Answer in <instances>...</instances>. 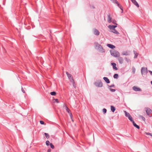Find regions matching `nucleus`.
I'll list each match as a JSON object with an SVG mask.
<instances>
[{
    "instance_id": "9b49d317",
    "label": "nucleus",
    "mask_w": 152,
    "mask_h": 152,
    "mask_svg": "<svg viewBox=\"0 0 152 152\" xmlns=\"http://www.w3.org/2000/svg\"><path fill=\"white\" fill-rule=\"evenodd\" d=\"M130 51H126L123 52L122 55H123L128 56L130 55Z\"/></svg>"
},
{
    "instance_id": "3c124183",
    "label": "nucleus",
    "mask_w": 152,
    "mask_h": 152,
    "mask_svg": "<svg viewBox=\"0 0 152 152\" xmlns=\"http://www.w3.org/2000/svg\"><path fill=\"white\" fill-rule=\"evenodd\" d=\"M151 137H152V134H151Z\"/></svg>"
},
{
    "instance_id": "2eb2a0df",
    "label": "nucleus",
    "mask_w": 152,
    "mask_h": 152,
    "mask_svg": "<svg viewBox=\"0 0 152 152\" xmlns=\"http://www.w3.org/2000/svg\"><path fill=\"white\" fill-rule=\"evenodd\" d=\"M103 79L105 80L106 83H110L109 80L107 77H104L103 78Z\"/></svg>"
},
{
    "instance_id": "a18cd8bd",
    "label": "nucleus",
    "mask_w": 152,
    "mask_h": 152,
    "mask_svg": "<svg viewBox=\"0 0 152 152\" xmlns=\"http://www.w3.org/2000/svg\"><path fill=\"white\" fill-rule=\"evenodd\" d=\"M149 72L150 73V74L152 75V71H149Z\"/></svg>"
},
{
    "instance_id": "a19ab883",
    "label": "nucleus",
    "mask_w": 152,
    "mask_h": 152,
    "mask_svg": "<svg viewBox=\"0 0 152 152\" xmlns=\"http://www.w3.org/2000/svg\"><path fill=\"white\" fill-rule=\"evenodd\" d=\"M145 134L146 135H150V136H151V134H151V133H147V132Z\"/></svg>"
},
{
    "instance_id": "aec40b11",
    "label": "nucleus",
    "mask_w": 152,
    "mask_h": 152,
    "mask_svg": "<svg viewBox=\"0 0 152 152\" xmlns=\"http://www.w3.org/2000/svg\"><path fill=\"white\" fill-rule=\"evenodd\" d=\"M110 108L111 111L113 112H114L115 110V107L113 106H111Z\"/></svg>"
},
{
    "instance_id": "4be33fe9",
    "label": "nucleus",
    "mask_w": 152,
    "mask_h": 152,
    "mask_svg": "<svg viewBox=\"0 0 152 152\" xmlns=\"http://www.w3.org/2000/svg\"><path fill=\"white\" fill-rule=\"evenodd\" d=\"M117 4L119 8H120V9L121 10H122L121 13H123V7L121 6L120 5V4L118 3V4Z\"/></svg>"
},
{
    "instance_id": "f03ea898",
    "label": "nucleus",
    "mask_w": 152,
    "mask_h": 152,
    "mask_svg": "<svg viewBox=\"0 0 152 152\" xmlns=\"http://www.w3.org/2000/svg\"><path fill=\"white\" fill-rule=\"evenodd\" d=\"M95 45L97 49L99 51L102 53L104 52V50L103 49L102 46L97 42L95 43Z\"/></svg>"
},
{
    "instance_id": "423d86ee",
    "label": "nucleus",
    "mask_w": 152,
    "mask_h": 152,
    "mask_svg": "<svg viewBox=\"0 0 152 152\" xmlns=\"http://www.w3.org/2000/svg\"><path fill=\"white\" fill-rule=\"evenodd\" d=\"M124 112L125 113L126 116L127 117L128 119L130 121L132 120V118L130 114L129 113L126 112V111H124Z\"/></svg>"
},
{
    "instance_id": "412c9836",
    "label": "nucleus",
    "mask_w": 152,
    "mask_h": 152,
    "mask_svg": "<svg viewBox=\"0 0 152 152\" xmlns=\"http://www.w3.org/2000/svg\"><path fill=\"white\" fill-rule=\"evenodd\" d=\"M66 74H67V77L69 79H70L71 78L73 77L72 75L68 73L67 72H66Z\"/></svg>"
},
{
    "instance_id": "5701e85b",
    "label": "nucleus",
    "mask_w": 152,
    "mask_h": 152,
    "mask_svg": "<svg viewBox=\"0 0 152 152\" xmlns=\"http://www.w3.org/2000/svg\"><path fill=\"white\" fill-rule=\"evenodd\" d=\"M124 59H125V60L127 62V63L130 62V63L131 61L127 57H126L124 58Z\"/></svg>"
},
{
    "instance_id": "c03bdc74",
    "label": "nucleus",
    "mask_w": 152,
    "mask_h": 152,
    "mask_svg": "<svg viewBox=\"0 0 152 152\" xmlns=\"http://www.w3.org/2000/svg\"><path fill=\"white\" fill-rule=\"evenodd\" d=\"M51 149L50 148L48 150V152H50Z\"/></svg>"
},
{
    "instance_id": "72a5a7b5",
    "label": "nucleus",
    "mask_w": 152,
    "mask_h": 152,
    "mask_svg": "<svg viewBox=\"0 0 152 152\" xmlns=\"http://www.w3.org/2000/svg\"><path fill=\"white\" fill-rule=\"evenodd\" d=\"M50 147L52 148V149H53L54 148V146L53 145L52 143H50Z\"/></svg>"
},
{
    "instance_id": "49530a36",
    "label": "nucleus",
    "mask_w": 152,
    "mask_h": 152,
    "mask_svg": "<svg viewBox=\"0 0 152 152\" xmlns=\"http://www.w3.org/2000/svg\"><path fill=\"white\" fill-rule=\"evenodd\" d=\"M151 85H152V81H151Z\"/></svg>"
},
{
    "instance_id": "58836bf2",
    "label": "nucleus",
    "mask_w": 152,
    "mask_h": 152,
    "mask_svg": "<svg viewBox=\"0 0 152 152\" xmlns=\"http://www.w3.org/2000/svg\"><path fill=\"white\" fill-rule=\"evenodd\" d=\"M90 7L91 9H94L95 7L93 5H90Z\"/></svg>"
},
{
    "instance_id": "de8ad7c7",
    "label": "nucleus",
    "mask_w": 152,
    "mask_h": 152,
    "mask_svg": "<svg viewBox=\"0 0 152 152\" xmlns=\"http://www.w3.org/2000/svg\"><path fill=\"white\" fill-rule=\"evenodd\" d=\"M73 86L75 88L76 87L75 86V85H73Z\"/></svg>"
},
{
    "instance_id": "a878e982",
    "label": "nucleus",
    "mask_w": 152,
    "mask_h": 152,
    "mask_svg": "<svg viewBox=\"0 0 152 152\" xmlns=\"http://www.w3.org/2000/svg\"><path fill=\"white\" fill-rule=\"evenodd\" d=\"M118 74H115L113 75V77L114 78H117L118 77Z\"/></svg>"
},
{
    "instance_id": "9d476101",
    "label": "nucleus",
    "mask_w": 152,
    "mask_h": 152,
    "mask_svg": "<svg viewBox=\"0 0 152 152\" xmlns=\"http://www.w3.org/2000/svg\"><path fill=\"white\" fill-rule=\"evenodd\" d=\"M111 65L113 66V69L116 70L118 69V68L116 67V64L115 63H111Z\"/></svg>"
},
{
    "instance_id": "a211bd4d",
    "label": "nucleus",
    "mask_w": 152,
    "mask_h": 152,
    "mask_svg": "<svg viewBox=\"0 0 152 152\" xmlns=\"http://www.w3.org/2000/svg\"><path fill=\"white\" fill-rule=\"evenodd\" d=\"M111 32H113V33L116 34H119V33L115 29H113L112 31H111Z\"/></svg>"
},
{
    "instance_id": "c85d7f7f",
    "label": "nucleus",
    "mask_w": 152,
    "mask_h": 152,
    "mask_svg": "<svg viewBox=\"0 0 152 152\" xmlns=\"http://www.w3.org/2000/svg\"><path fill=\"white\" fill-rule=\"evenodd\" d=\"M135 69L134 67H133L132 68V72L133 74H134L135 72Z\"/></svg>"
},
{
    "instance_id": "7c9ffc66",
    "label": "nucleus",
    "mask_w": 152,
    "mask_h": 152,
    "mask_svg": "<svg viewBox=\"0 0 152 152\" xmlns=\"http://www.w3.org/2000/svg\"><path fill=\"white\" fill-rule=\"evenodd\" d=\"M115 22H116V21H115V20H112V22H112V23H113L114 24H115L116 25H117V24L116 23H115Z\"/></svg>"
},
{
    "instance_id": "e433bc0d",
    "label": "nucleus",
    "mask_w": 152,
    "mask_h": 152,
    "mask_svg": "<svg viewBox=\"0 0 152 152\" xmlns=\"http://www.w3.org/2000/svg\"><path fill=\"white\" fill-rule=\"evenodd\" d=\"M54 100L55 102L57 103H58L59 102V101H58V99H54Z\"/></svg>"
},
{
    "instance_id": "f3484780",
    "label": "nucleus",
    "mask_w": 152,
    "mask_h": 152,
    "mask_svg": "<svg viewBox=\"0 0 152 152\" xmlns=\"http://www.w3.org/2000/svg\"><path fill=\"white\" fill-rule=\"evenodd\" d=\"M134 53L135 55L134 56V58H137L138 56V53H137V52L136 51H134Z\"/></svg>"
},
{
    "instance_id": "c9c22d12",
    "label": "nucleus",
    "mask_w": 152,
    "mask_h": 152,
    "mask_svg": "<svg viewBox=\"0 0 152 152\" xmlns=\"http://www.w3.org/2000/svg\"><path fill=\"white\" fill-rule=\"evenodd\" d=\"M110 91H111L112 92H114L115 91V89H112L111 88H110Z\"/></svg>"
},
{
    "instance_id": "20e7f679",
    "label": "nucleus",
    "mask_w": 152,
    "mask_h": 152,
    "mask_svg": "<svg viewBox=\"0 0 152 152\" xmlns=\"http://www.w3.org/2000/svg\"><path fill=\"white\" fill-rule=\"evenodd\" d=\"M141 73L142 75L146 74L148 72L147 68L144 67H142L141 68Z\"/></svg>"
},
{
    "instance_id": "0eeeda50",
    "label": "nucleus",
    "mask_w": 152,
    "mask_h": 152,
    "mask_svg": "<svg viewBox=\"0 0 152 152\" xmlns=\"http://www.w3.org/2000/svg\"><path fill=\"white\" fill-rule=\"evenodd\" d=\"M118 59L120 64H121L124 63V60L122 57L119 56V57H118Z\"/></svg>"
},
{
    "instance_id": "b1692460",
    "label": "nucleus",
    "mask_w": 152,
    "mask_h": 152,
    "mask_svg": "<svg viewBox=\"0 0 152 152\" xmlns=\"http://www.w3.org/2000/svg\"><path fill=\"white\" fill-rule=\"evenodd\" d=\"M50 94L51 95L55 96L56 94V92L55 91L51 92Z\"/></svg>"
},
{
    "instance_id": "bb28decb",
    "label": "nucleus",
    "mask_w": 152,
    "mask_h": 152,
    "mask_svg": "<svg viewBox=\"0 0 152 152\" xmlns=\"http://www.w3.org/2000/svg\"><path fill=\"white\" fill-rule=\"evenodd\" d=\"M70 81L72 82L73 83V85H74V84H75L74 81L73 79V78H71L70 79H69Z\"/></svg>"
},
{
    "instance_id": "6e6552de",
    "label": "nucleus",
    "mask_w": 152,
    "mask_h": 152,
    "mask_svg": "<svg viewBox=\"0 0 152 152\" xmlns=\"http://www.w3.org/2000/svg\"><path fill=\"white\" fill-rule=\"evenodd\" d=\"M117 27V26L116 25H109L108 26V28H110L111 31H112L113 30L115 29V28Z\"/></svg>"
},
{
    "instance_id": "f8f14e48",
    "label": "nucleus",
    "mask_w": 152,
    "mask_h": 152,
    "mask_svg": "<svg viewBox=\"0 0 152 152\" xmlns=\"http://www.w3.org/2000/svg\"><path fill=\"white\" fill-rule=\"evenodd\" d=\"M94 34L96 36H98L99 34V32L98 30L95 28L94 29Z\"/></svg>"
},
{
    "instance_id": "ddd939ff",
    "label": "nucleus",
    "mask_w": 152,
    "mask_h": 152,
    "mask_svg": "<svg viewBox=\"0 0 152 152\" xmlns=\"http://www.w3.org/2000/svg\"><path fill=\"white\" fill-rule=\"evenodd\" d=\"M132 2L137 7H139V5L135 0H131Z\"/></svg>"
},
{
    "instance_id": "4468645a",
    "label": "nucleus",
    "mask_w": 152,
    "mask_h": 152,
    "mask_svg": "<svg viewBox=\"0 0 152 152\" xmlns=\"http://www.w3.org/2000/svg\"><path fill=\"white\" fill-rule=\"evenodd\" d=\"M107 46L111 49H114L115 48V46L114 45L111 44H107Z\"/></svg>"
},
{
    "instance_id": "39448f33",
    "label": "nucleus",
    "mask_w": 152,
    "mask_h": 152,
    "mask_svg": "<svg viewBox=\"0 0 152 152\" xmlns=\"http://www.w3.org/2000/svg\"><path fill=\"white\" fill-rule=\"evenodd\" d=\"M145 110L147 115L150 116V115L152 113V110L149 108L146 107Z\"/></svg>"
},
{
    "instance_id": "c756f323",
    "label": "nucleus",
    "mask_w": 152,
    "mask_h": 152,
    "mask_svg": "<svg viewBox=\"0 0 152 152\" xmlns=\"http://www.w3.org/2000/svg\"><path fill=\"white\" fill-rule=\"evenodd\" d=\"M111 1L114 3L116 4H118V2L116 0H111Z\"/></svg>"
},
{
    "instance_id": "2f4dec72",
    "label": "nucleus",
    "mask_w": 152,
    "mask_h": 152,
    "mask_svg": "<svg viewBox=\"0 0 152 152\" xmlns=\"http://www.w3.org/2000/svg\"><path fill=\"white\" fill-rule=\"evenodd\" d=\"M69 115L71 117V119L72 120V121H73V120L72 119L73 115H72V113L71 112L69 113Z\"/></svg>"
},
{
    "instance_id": "1a4fd4ad",
    "label": "nucleus",
    "mask_w": 152,
    "mask_h": 152,
    "mask_svg": "<svg viewBox=\"0 0 152 152\" xmlns=\"http://www.w3.org/2000/svg\"><path fill=\"white\" fill-rule=\"evenodd\" d=\"M135 91H141V88L137 87L135 86H134L132 88Z\"/></svg>"
},
{
    "instance_id": "cd10ccee",
    "label": "nucleus",
    "mask_w": 152,
    "mask_h": 152,
    "mask_svg": "<svg viewBox=\"0 0 152 152\" xmlns=\"http://www.w3.org/2000/svg\"><path fill=\"white\" fill-rule=\"evenodd\" d=\"M134 126L136 127L137 129H140V126L137 125L136 123L135 124H134V125H133Z\"/></svg>"
},
{
    "instance_id": "393cba45",
    "label": "nucleus",
    "mask_w": 152,
    "mask_h": 152,
    "mask_svg": "<svg viewBox=\"0 0 152 152\" xmlns=\"http://www.w3.org/2000/svg\"><path fill=\"white\" fill-rule=\"evenodd\" d=\"M45 136L46 138L47 139L49 138L50 136L48 134L45 133Z\"/></svg>"
},
{
    "instance_id": "473e14b6",
    "label": "nucleus",
    "mask_w": 152,
    "mask_h": 152,
    "mask_svg": "<svg viewBox=\"0 0 152 152\" xmlns=\"http://www.w3.org/2000/svg\"><path fill=\"white\" fill-rule=\"evenodd\" d=\"M46 144L47 145L49 146L50 144V142L49 141L47 140L46 142Z\"/></svg>"
},
{
    "instance_id": "09e8293b",
    "label": "nucleus",
    "mask_w": 152,
    "mask_h": 152,
    "mask_svg": "<svg viewBox=\"0 0 152 152\" xmlns=\"http://www.w3.org/2000/svg\"><path fill=\"white\" fill-rule=\"evenodd\" d=\"M145 119V118L144 117H143V119Z\"/></svg>"
},
{
    "instance_id": "6ab92c4d",
    "label": "nucleus",
    "mask_w": 152,
    "mask_h": 152,
    "mask_svg": "<svg viewBox=\"0 0 152 152\" xmlns=\"http://www.w3.org/2000/svg\"><path fill=\"white\" fill-rule=\"evenodd\" d=\"M108 21L109 23H110L112 22V18H111L110 15H108Z\"/></svg>"
},
{
    "instance_id": "dca6fc26",
    "label": "nucleus",
    "mask_w": 152,
    "mask_h": 152,
    "mask_svg": "<svg viewBox=\"0 0 152 152\" xmlns=\"http://www.w3.org/2000/svg\"><path fill=\"white\" fill-rule=\"evenodd\" d=\"M64 107H65V109L66 110V111L69 113H71V111L69 110V109L66 106L65 104H64Z\"/></svg>"
},
{
    "instance_id": "f257e3e1",
    "label": "nucleus",
    "mask_w": 152,
    "mask_h": 152,
    "mask_svg": "<svg viewBox=\"0 0 152 152\" xmlns=\"http://www.w3.org/2000/svg\"><path fill=\"white\" fill-rule=\"evenodd\" d=\"M110 53L111 55L114 57H117L120 56L119 52L115 50H112L110 51Z\"/></svg>"
},
{
    "instance_id": "7ed1b4c3",
    "label": "nucleus",
    "mask_w": 152,
    "mask_h": 152,
    "mask_svg": "<svg viewBox=\"0 0 152 152\" xmlns=\"http://www.w3.org/2000/svg\"><path fill=\"white\" fill-rule=\"evenodd\" d=\"M94 84L96 86L98 87H101L103 86V83L100 80L95 82Z\"/></svg>"
},
{
    "instance_id": "79ce46f5",
    "label": "nucleus",
    "mask_w": 152,
    "mask_h": 152,
    "mask_svg": "<svg viewBox=\"0 0 152 152\" xmlns=\"http://www.w3.org/2000/svg\"><path fill=\"white\" fill-rule=\"evenodd\" d=\"M114 84H113V85H110V86H109L110 88H111V87H113L114 86Z\"/></svg>"
},
{
    "instance_id": "8fccbe9b",
    "label": "nucleus",
    "mask_w": 152,
    "mask_h": 152,
    "mask_svg": "<svg viewBox=\"0 0 152 152\" xmlns=\"http://www.w3.org/2000/svg\"><path fill=\"white\" fill-rule=\"evenodd\" d=\"M145 119V118L144 117H143V119Z\"/></svg>"
},
{
    "instance_id": "ea45409f",
    "label": "nucleus",
    "mask_w": 152,
    "mask_h": 152,
    "mask_svg": "<svg viewBox=\"0 0 152 152\" xmlns=\"http://www.w3.org/2000/svg\"><path fill=\"white\" fill-rule=\"evenodd\" d=\"M132 123V124H133V125H134V124H135V123L134 122V120H133V119H132V120H131L130 121Z\"/></svg>"
},
{
    "instance_id": "4c0bfd02",
    "label": "nucleus",
    "mask_w": 152,
    "mask_h": 152,
    "mask_svg": "<svg viewBox=\"0 0 152 152\" xmlns=\"http://www.w3.org/2000/svg\"><path fill=\"white\" fill-rule=\"evenodd\" d=\"M40 123L41 124H45L44 122L42 121H40Z\"/></svg>"
},
{
    "instance_id": "f704fd0d",
    "label": "nucleus",
    "mask_w": 152,
    "mask_h": 152,
    "mask_svg": "<svg viewBox=\"0 0 152 152\" xmlns=\"http://www.w3.org/2000/svg\"><path fill=\"white\" fill-rule=\"evenodd\" d=\"M107 112V110L105 108H104L103 109V112L104 113H105Z\"/></svg>"
},
{
    "instance_id": "37998d69",
    "label": "nucleus",
    "mask_w": 152,
    "mask_h": 152,
    "mask_svg": "<svg viewBox=\"0 0 152 152\" xmlns=\"http://www.w3.org/2000/svg\"><path fill=\"white\" fill-rule=\"evenodd\" d=\"M22 91L24 93H25V91H24V90L22 88Z\"/></svg>"
}]
</instances>
